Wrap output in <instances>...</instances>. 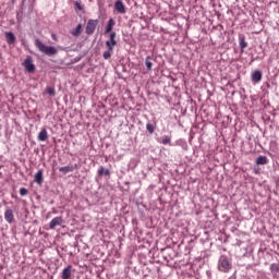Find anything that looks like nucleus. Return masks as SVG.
<instances>
[{
    "label": "nucleus",
    "mask_w": 279,
    "mask_h": 279,
    "mask_svg": "<svg viewBox=\"0 0 279 279\" xmlns=\"http://www.w3.org/2000/svg\"><path fill=\"white\" fill-rule=\"evenodd\" d=\"M35 47L40 51V53H45V56H48L49 58L53 56H58V48L53 46H47L44 43H41L40 39H35Z\"/></svg>",
    "instance_id": "obj_1"
},
{
    "label": "nucleus",
    "mask_w": 279,
    "mask_h": 279,
    "mask_svg": "<svg viewBox=\"0 0 279 279\" xmlns=\"http://www.w3.org/2000/svg\"><path fill=\"white\" fill-rule=\"evenodd\" d=\"M218 269L223 274H228V271L232 269V260H230L228 256L221 255L218 260Z\"/></svg>",
    "instance_id": "obj_2"
},
{
    "label": "nucleus",
    "mask_w": 279,
    "mask_h": 279,
    "mask_svg": "<svg viewBox=\"0 0 279 279\" xmlns=\"http://www.w3.org/2000/svg\"><path fill=\"white\" fill-rule=\"evenodd\" d=\"M22 66H24L26 73H34V71H36V65L34 64V58H32V56L26 57Z\"/></svg>",
    "instance_id": "obj_3"
},
{
    "label": "nucleus",
    "mask_w": 279,
    "mask_h": 279,
    "mask_svg": "<svg viewBox=\"0 0 279 279\" xmlns=\"http://www.w3.org/2000/svg\"><path fill=\"white\" fill-rule=\"evenodd\" d=\"M97 25H99V20H88L85 34H87V36H93V34H95V29H97Z\"/></svg>",
    "instance_id": "obj_4"
},
{
    "label": "nucleus",
    "mask_w": 279,
    "mask_h": 279,
    "mask_svg": "<svg viewBox=\"0 0 279 279\" xmlns=\"http://www.w3.org/2000/svg\"><path fill=\"white\" fill-rule=\"evenodd\" d=\"M107 49H109V51H114V47H117V33L116 32H111L109 34V39L105 43Z\"/></svg>",
    "instance_id": "obj_5"
},
{
    "label": "nucleus",
    "mask_w": 279,
    "mask_h": 279,
    "mask_svg": "<svg viewBox=\"0 0 279 279\" xmlns=\"http://www.w3.org/2000/svg\"><path fill=\"white\" fill-rule=\"evenodd\" d=\"M251 80L253 84H260L263 80V72L260 70H255L251 73Z\"/></svg>",
    "instance_id": "obj_6"
},
{
    "label": "nucleus",
    "mask_w": 279,
    "mask_h": 279,
    "mask_svg": "<svg viewBox=\"0 0 279 279\" xmlns=\"http://www.w3.org/2000/svg\"><path fill=\"white\" fill-rule=\"evenodd\" d=\"M62 223H64V218H62V216H58L50 221L49 228L50 230H56V227L62 226Z\"/></svg>",
    "instance_id": "obj_7"
},
{
    "label": "nucleus",
    "mask_w": 279,
    "mask_h": 279,
    "mask_svg": "<svg viewBox=\"0 0 279 279\" xmlns=\"http://www.w3.org/2000/svg\"><path fill=\"white\" fill-rule=\"evenodd\" d=\"M114 11L118 12V14H125V4H123L122 0H117L114 2Z\"/></svg>",
    "instance_id": "obj_8"
},
{
    "label": "nucleus",
    "mask_w": 279,
    "mask_h": 279,
    "mask_svg": "<svg viewBox=\"0 0 279 279\" xmlns=\"http://www.w3.org/2000/svg\"><path fill=\"white\" fill-rule=\"evenodd\" d=\"M4 219L7 223H14V211L12 209H7L4 211Z\"/></svg>",
    "instance_id": "obj_9"
},
{
    "label": "nucleus",
    "mask_w": 279,
    "mask_h": 279,
    "mask_svg": "<svg viewBox=\"0 0 279 279\" xmlns=\"http://www.w3.org/2000/svg\"><path fill=\"white\" fill-rule=\"evenodd\" d=\"M114 25H117V22L114 21V19H109L106 27H105V34H112V29L114 27Z\"/></svg>",
    "instance_id": "obj_10"
},
{
    "label": "nucleus",
    "mask_w": 279,
    "mask_h": 279,
    "mask_svg": "<svg viewBox=\"0 0 279 279\" xmlns=\"http://www.w3.org/2000/svg\"><path fill=\"white\" fill-rule=\"evenodd\" d=\"M37 138L40 143H45V141H48L49 140V133L47 132V129H41Z\"/></svg>",
    "instance_id": "obj_11"
},
{
    "label": "nucleus",
    "mask_w": 279,
    "mask_h": 279,
    "mask_svg": "<svg viewBox=\"0 0 279 279\" xmlns=\"http://www.w3.org/2000/svg\"><path fill=\"white\" fill-rule=\"evenodd\" d=\"M5 38H7L8 45H14L16 43V36L12 32H7Z\"/></svg>",
    "instance_id": "obj_12"
},
{
    "label": "nucleus",
    "mask_w": 279,
    "mask_h": 279,
    "mask_svg": "<svg viewBox=\"0 0 279 279\" xmlns=\"http://www.w3.org/2000/svg\"><path fill=\"white\" fill-rule=\"evenodd\" d=\"M255 163L258 165V166L268 165L269 159L267 158V156L259 155L256 158Z\"/></svg>",
    "instance_id": "obj_13"
},
{
    "label": "nucleus",
    "mask_w": 279,
    "mask_h": 279,
    "mask_svg": "<svg viewBox=\"0 0 279 279\" xmlns=\"http://www.w3.org/2000/svg\"><path fill=\"white\" fill-rule=\"evenodd\" d=\"M73 269V266L69 265L65 267L62 272H61V278L62 279H69L71 278V270Z\"/></svg>",
    "instance_id": "obj_14"
},
{
    "label": "nucleus",
    "mask_w": 279,
    "mask_h": 279,
    "mask_svg": "<svg viewBox=\"0 0 279 279\" xmlns=\"http://www.w3.org/2000/svg\"><path fill=\"white\" fill-rule=\"evenodd\" d=\"M43 169H40V170H38L37 172H36V174L34 175V180H35V182H36V184H43V182H44V175H43Z\"/></svg>",
    "instance_id": "obj_15"
},
{
    "label": "nucleus",
    "mask_w": 279,
    "mask_h": 279,
    "mask_svg": "<svg viewBox=\"0 0 279 279\" xmlns=\"http://www.w3.org/2000/svg\"><path fill=\"white\" fill-rule=\"evenodd\" d=\"M239 45H240L241 51H243V49L247 47V41H245V35L239 36Z\"/></svg>",
    "instance_id": "obj_16"
},
{
    "label": "nucleus",
    "mask_w": 279,
    "mask_h": 279,
    "mask_svg": "<svg viewBox=\"0 0 279 279\" xmlns=\"http://www.w3.org/2000/svg\"><path fill=\"white\" fill-rule=\"evenodd\" d=\"M146 132L148 134H154V132H156V124L151 122L146 123Z\"/></svg>",
    "instance_id": "obj_17"
},
{
    "label": "nucleus",
    "mask_w": 279,
    "mask_h": 279,
    "mask_svg": "<svg viewBox=\"0 0 279 279\" xmlns=\"http://www.w3.org/2000/svg\"><path fill=\"white\" fill-rule=\"evenodd\" d=\"M98 175L99 178H104V175H110V170L101 166L98 170Z\"/></svg>",
    "instance_id": "obj_18"
},
{
    "label": "nucleus",
    "mask_w": 279,
    "mask_h": 279,
    "mask_svg": "<svg viewBox=\"0 0 279 279\" xmlns=\"http://www.w3.org/2000/svg\"><path fill=\"white\" fill-rule=\"evenodd\" d=\"M71 34L75 37L80 36V34H82V24L76 25V27L71 31Z\"/></svg>",
    "instance_id": "obj_19"
},
{
    "label": "nucleus",
    "mask_w": 279,
    "mask_h": 279,
    "mask_svg": "<svg viewBox=\"0 0 279 279\" xmlns=\"http://www.w3.org/2000/svg\"><path fill=\"white\" fill-rule=\"evenodd\" d=\"M145 65H146L147 71H151V66H154V63H151V57L150 56L146 57Z\"/></svg>",
    "instance_id": "obj_20"
},
{
    "label": "nucleus",
    "mask_w": 279,
    "mask_h": 279,
    "mask_svg": "<svg viewBox=\"0 0 279 279\" xmlns=\"http://www.w3.org/2000/svg\"><path fill=\"white\" fill-rule=\"evenodd\" d=\"M59 171L61 173H64V175H66V173H71L72 172V168H71V166H64V167H60Z\"/></svg>",
    "instance_id": "obj_21"
},
{
    "label": "nucleus",
    "mask_w": 279,
    "mask_h": 279,
    "mask_svg": "<svg viewBox=\"0 0 279 279\" xmlns=\"http://www.w3.org/2000/svg\"><path fill=\"white\" fill-rule=\"evenodd\" d=\"M113 51H114V50L107 49V51H105V52L102 53L104 60H110V58H112Z\"/></svg>",
    "instance_id": "obj_22"
},
{
    "label": "nucleus",
    "mask_w": 279,
    "mask_h": 279,
    "mask_svg": "<svg viewBox=\"0 0 279 279\" xmlns=\"http://www.w3.org/2000/svg\"><path fill=\"white\" fill-rule=\"evenodd\" d=\"M46 93H47L48 95H50V97H56V88H53V87H51V86H48V87L46 88Z\"/></svg>",
    "instance_id": "obj_23"
},
{
    "label": "nucleus",
    "mask_w": 279,
    "mask_h": 279,
    "mask_svg": "<svg viewBox=\"0 0 279 279\" xmlns=\"http://www.w3.org/2000/svg\"><path fill=\"white\" fill-rule=\"evenodd\" d=\"M270 271H275L276 274H279V264H271L270 265Z\"/></svg>",
    "instance_id": "obj_24"
},
{
    "label": "nucleus",
    "mask_w": 279,
    "mask_h": 279,
    "mask_svg": "<svg viewBox=\"0 0 279 279\" xmlns=\"http://www.w3.org/2000/svg\"><path fill=\"white\" fill-rule=\"evenodd\" d=\"M74 8H75V10H78L80 12H82V10H84V7H82V3L80 1L74 2Z\"/></svg>",
    "instance_id": "obj_25"
},
{
    "label": "nucleus",
    "mask_w": 279,
    "mask_h": 279,
    "mask_svg": "<svg viewBox=\"0 0 279 279\" xmlns=\"http://www.w3.org/2000/svg\"><path fill=\"white\" fill-rule=\"evenodd\" d=\"M27 193H29V191H27V189H25V187H21L20 189V195L22 197H25V195H27Z\"/></svg>",
    "instance_id": "obj_26"
},
{
    "label": "nucleus",
    "mask_w": 279,
    "mask_h": 279,
    "mask_svg": "<svg viewBox=\"0 0 279 279\" xmlns=\"http://www.w3.org/2000/svg\"><path fill=\"white\" fill-rule=\"evenodd\" d=\"M162 145H169L171 143V137L165 136V138L161 141Z\"/></svg>",
    "instance_id": "obj_27"
},
{
    "label": "nucleus",
    "mask_w": 279,
    "mask_h": 279,
    "mask_svg": "<svg viewBox=\"0 0 279 279\" xmlns=\"http://www.w3.org/2000/svg\"><path fill=\"white\" fill-rule=\"evenodd\" d=\"M70 169H72V172L80 169V165L75 163L73 166H70Z\"/></svg>",
    "instance_id": "obj_28"
},
{
    "label": "nucleus",
    "mask_w": 279,
    "mask_h": 279,
    "mask_svg": "<svg viewBox=\"0 0 279 279\" xmlns=\"http://www.w3.org/2000/svg\"><path fill=\"white\" fill-rule=\"evenodd\" d=\"M52 38L56 40V35H52Z\"/></svg>",
    "instance_id": "obj_29"
}]
</instances>
